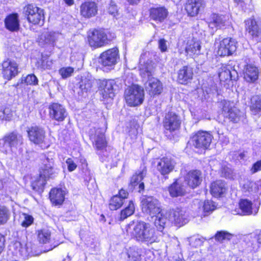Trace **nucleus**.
I'll return each instance as SVG.
<instances>
[{
  "mask_svg": "<svg viewBox=\"0 0 261 261\" xmlns=\"http://www.w3.org/2000/svg\"><path fill=\"white\" fill-rule=\"evenodd\" d=\"M88 42L91 47H101L108 44L112 38L102 30L94 29L89 31L88 36Z\"/></svg>",
  "mask_w": 261,
  "mask_h": 261,
  "instance_id": "nucleus-5",
  "label": "nucleus"
},
{
  "mask_svg": "<svg viewBox=\"0 0 261 261\" xmlns=\"http://www.w3.org/2000/svg\"><path fill=\"white\" fill-rule=\"evenodd\" d=\"M66 163L67 165V168L69 171H74L77 167L76 163L71 158H68L66 160Z\"/></svg>",
  "mask_w": 261,
  "mask_h": 261,
  "instance_id": "nucleus-57",
  "label": "nucleus"
},
{
  "mask_svg": "<svg viewBox=\"0 0 261 261\" xmlns=\"http://www.w3.org/2000/svg\"><path fill=\"white\" fill-rule=\"evenodd\" d=\"M129 261H140L141 259L140 250L135 247H131L127 252Z\"/></svg>",
  "mask_w": 261,
  "mask_h": 261,
  "instance_id": "nucleus-48",
  "label": "nucleus"
},
{
  "mask_svg": "<svg viewBox=\"0 0 261 261\" xmlns=\"http://www.w3.org/2000/svg\"><path fill=\"white\" fill-rule=\"evenodd\" d=\"M175 165V162L173 159L170 158L164 157L158 162L157 169L161 175L167 178V175L173 170Z\"/></svg>",
  "mask_w": 261,
  "mask_h": 261,
  "instance_id": "nucleus-19",
  "label": "nucleus"
},
{
  "mask_svg": "<svg viewBox=\"0 0 261 261\" xmlns=\"http://www.w3.org/2000/svg\"><path fill=\"white\" fill-rule=\"evenodd\" d=\"M119 59V51L117 48H112L103 51L100 56L99 62L103 67L112 68Z\"/></svg>",
  "mask_w": 261,
  "mask_h": 261,
  "instance_id": "nucleus-8",
  "label": "nucleus"
},
{
  "mask_svg": "<svg viewBox=\"0 0 261 261\" xmlns=\"http://www.w3.org/2000/svg\"><path fill=\"white\" fill-rule=\"evenodd\" d=\"M126 231L137 241L147 245L159 241L154 228L150 224L143 221L130 222Z\"/></svg>",
  "mask_w": 261,
  "mask_h": 261,
  "instance_id": "nucleus-1",
  "label": "nucleus"
},
{
  "mask_svg": "<svg viewBox=\"0 0 261 261\" xmlns=\"http://www.w3.org/2000/svg\"><path fill=\"white\" fill-rule=\"evenodd\" d=\"M4 115L6 120H9L12 116V112L9 108H3Z\"/></svg>",
  "mask_w": 261,
  "mask_h": 261,
  "instance_id": "nucleus-59",
  "label": "nucleus"
},
{
  "mask_svg": "<svg viewBox=\"0 0 261 261\" xmlns=\"http://www.w3.org/2000/svg\"><path fill=\"white\" fill-rule=\"evenodd\" d=\"M38 240L39 242L42 244L51 243V248L49 249L48 250H52L53 248L58 246L60 243L56 241L53 242L50 230L45 228L38 230Z\"/></svg>",
  "mask_w": 261,
  "mask_h": 261,
  "instance_id": "nucleus-26",
  "label": "nucleus"
},
{
  "mask_svg": "<svg viewBox=\"0 0 261 261\" xmlns=\"http://www.w3.org/2000/svg\"><path fill=\"white\" fill-rule=\"evenodd\" d=\"M135 211V207L132 201L129 202L127 206L122 211H121L120 215V220L122 221L128 217L133 214Z\"/></svg>",
  "mask_w": 261,
  "mask_h": 261,
  "instance_id": "nucleus-46",
  "label": "nucleus"
},
{
  "mask_svg": "<svg viewBox=\"0 0 261 261\" xmlns=\"http://www.w3.org/2000/svg\"><path fill=\"white\" fill-rule=\"evenodd\" d=\"M230 23L228 16L216 13L212 14L207 20L208 27L213 30L225 28Z\"/></svg>",
  "mask_w": 261,
  "mask_h": 261,
  "instance_id": "nucleus-11",
  "label": "nucleus"
},
{
  "mask_svg": "<svg viewBox=\"0 0 261 261\" xmlns=\"http://www.w3.org/2000/svg\"><path fill=\"white\" fill-rule=\"evenodd\" d=\"M215 202L211 200H206L203 204V210L205 212H212L216 208Z\"/></svg>",
  "mask_w": 261,
  "mask_h": 261,
  "instance_id": "nucleus-54",
  "label": "nucleus"
},
{
  "mask_svg": "<svg viewBox=\"0 0 261 261\" xmlns=\"http://www.w3.org/2000/svg\"><path fill=\"white\" fill-rule=\"evenodd\" d=\"M74 69L71 67L61 68L59 72L63 79H66L70 76L73 73Z\"/></svg>",
  "mask_w": 261,
  "mask_h": 261,
  "instance_id": "nucleus-53",
  "label": "nucleus"
},
{
  "mask_svg": "<svg viewBox=\"0 0 261 261\" xmlns=\"http://www.w3.org/2000/svg\"><path fill=\"white\" fill-rule=\"evenodd\" d=\"M170 221L175 225L182 226L188 222V214L185 208L176 207L170 210L169 219L167 222Z\"/></svg>",
  "mask_w": 261,
  "mask_h": 261,
  "instance_id": "nucleus-7",
  "label": "nucleus"
},
{
  "mask_svg": "<svg viewBox=\"0 0 261 261\" xmlns=\"http://www.w3.org/2000/svg\"><path fill=\"white\" fill-rule=\"evenodd\" d=\"M259 74V69L253 64L246 65L244 72L245 80L249 83H253L256 81Z\"/></svg>",
  "mask_w": 261,
  "mask_h": 261,
  "instance_id": "nucleus-31",
  "label": "nucleus"
},
{
  "mask_svg": "<svg viewBox=\"0 0 261 261\" xmlns=\"http://www.w3.org/2000/svg\"><path fill=\"white\" fill-rule=\"evenodd\" d=\"M38 82V79L34 74H29L22 79V83L28 85H36Z\"/></svg>",
  "mask_w": 261,
  "mask_h": 261,
  "instance_id": "nucleus-51",
  "label": "nucleus"
},
{
  "mask_svg": "<svg viewBox=\"0 0 261 261\" xmlns=\"http://www.w3.org/2000/svg\"><path fill=\"white\" fill-rule=\"evenodd\" d=\"M259 170H261V160L254 163L251 169L252 173H254Z\"/></svg>",
  "mask_w": 261,
  "mask_h": 261,
  "instance_id": "nucleus-61",
  "label": "nucleus"
},
{
  "mask_svg": "<svg viewBox=\"0 0 261 261\" xmlns=\"http://www.w3.org/2000/svg\"><path fill=\"white\" fill-rule=\"evenodd\" d=\"M95 133V135H93L90 133V138L93 142L94 146L97 149H103L106 146L104 133L100 128L97 129Z\"/></svg>",
  "mask_w": 261,
  "mask_h": 261,
  "instance_id": "nucleus-30",
  "label": "nucleus"
},
{
  "mask_svg": "<svg viewBox=\"0 0 261 261\" xmlns=\"http://www.w3.org/2000/svg\"><path fill=\"white\" fill-rule=\"evenodd\" d=\"M99 90L104 99H112L115 96L116 83L114 80L99 81Z\"/></svg>",
  "mask_w": 261,
  "mask_h": 261,
  "instance_id": "nucleus-13",
  "label": "nucleus"
},
{
  "mask_svg": "<svg viewBox=\"0 0 261 261\" xmlns=\"http://www.w3.org/2000/svg\"><path fill=\"white\" fill-rule=\"evenodd\" d=\"M42 9L36 7L33 4H29L24 7L23 11L25 15L27 16V18L32 16L38 11H40Z\"/></svg>",
  "mask_w": 261,
  "mask_h": 261,
  "instance_id": "nucleus-50",
  "label": "nucleus"
},
{
  "mask_svg": "<svg viewBox=\"0 0 261 261\" xmlns=\"http://www.w3.org/2000/svg\"><path fill=\"white\" fill-rule=\"evenodd\" d=\"M147 170L143 168L141 171H138L134 174L130 179V184L134 187L138 186V191L141 192L144 189V182L142 181L143 178L146 176Z\"/></svg>",
  "mask_w": 261,
  "mask_h": 261,
  "instance_id": "nucleus-29",
  "label": "nucleus"
},
{
  "mask_svg": "<svg viewBox=\"0 0 261 261\" xmlns=\"http://www.w3.org/2000/svg\"><path fill=\"white\" fill-rule=\"evenodd\" d=\"M2 67L4 77L8 80L14 77L18 73L17 64L9 60L3 63Z\"/></svg>",
  "mask_w": 261,
  "mask_h": 261,
  "instance_id": "nucleus-23",
  "label": "nucleus"
},
{
  "mask_svg": "<svg viewBox=\"0 0 261 261\" xmlns=\"http://www.w3.org/2000/svg\"><path fill=\"white\" fill-rule=\"evenodd\" d=\"M21 218V225L23 227H28L34 222V218L30 215L22 213Z\"/></svg>",
  "mask_w": 261,
  "mask_h": 261,
  "instance_id": "nucleus-49",
  "label": "nucleus"
},
{
  "mask_svg": "<svg viewBox=\"0 0 261 261\" xmlns=\"http://www.w3.org/2000/svg\"><path fill=\"white\" fill-rule=\"evenodd\" d=\"M27 133L29 140L37 145L42 144L44 143L45 139V132L41 127L37 125L32 126L27 129Z\"/></svg>",
  "mask_w": 261,
  "mask_h": 261,
  "instance_id": "nucleus-12",
  "label": "nucleus"
},
{
  "mask_svg": "<svg viewBox=\"0 0 261 261\" xmlns=\"http://www.w3.org/2000/svg\"><path fill=\"white\" fill-rule=\"evenodd\" d=\"M98 11V6L94 2H85L80 6V13L85 18H90L95 16Z\"/></svg>",
  "mask_w": 261,
  "mask_h": 261,
  "instance_id": "nucleus-20",
  "label": "nucleus"
},
{
  "mask_svg": "<svg viewBox=\"0 0 261 261\" xmlns=\"http://www.w3.org/2000/svg\"><path fill=\"white\" fill-rule=\"evenodd\" d=\"M11 216L10 210L5 206L0 205V225L6 224Z\"/></svg>",
  "mask_w": 261,
  "mask_h": 261,
  "instance_id": "nucleus-47",
  "label": "nucleus"
},
{
  "mask_svg": "<svg viewBox=\"0 0 261 261\" xmlns=\"http://www.w3.org/2000/svg\"><path fill=\"white\" fill-rule=\"evenodd\" d=\"M50 118L58 121H63L67 116L65 107L58 103H53L49 106Z\"/></svg>",
  "mask_w": 261,
  "mask_h": 261,
  "instance_id": "nucleus-16",
  "label": "nucleus"
},
{
  "mask_svg": "<svg viewBox=\"0 0 261 261\" xmlns=\"http://www.w3.org/2000/svg\"><path fill=\"white\" fill-rule=\"evenodd\" d=\"M6 28L10 31L14 32L18 30L19 22L18 15L17 13L8 15L5 20Z\"/></svg>",
  "mask_w": 261,
  "mask_h": 261,
  "instance_id": "nucleus-37",
  "label": "nucleus"
},
{
  "mask_svg": "<svg viewBox=\"0 0 261 261\" xmlns=\"http://www.w3.org/2000/svg\"><path fill=\"white\" fill-rule=\"evenodd\" d=\"M93 82L94 80L91 77L88 76L87 77H82L80 82V89L83 93H86L91 90Z\"/></svg>",
  "mask_w": 261,
  "mask_h": 261,
  "instance_id": "nucleus-42",
  "label": "nucleus"
},
{
  "mask_svg": "<svg viewBox=\"0 0 261 261\" xmlns=\"http://www.w3.org/2000/svg\"><path fill=\"white\" fill-rule=\"evenodd\" d=\"M167 15V10L164 7L153 8L150 10V17L155 21H163Z\"/></svg>",
  "mask_w": 261,
  "mask_h": 261,
  "instance_id": "nucleus-38",
  "label": "nucleus"
},
{
  "mask_svg": "<svg viewBox=\"0 0 261 261\" xmlns=\"http://www.w3.org/2000/svg\"><path fill=\"white\" fill-rule=\"evenodd\" d=\"M5 242V237L0 233V253L4 249Z\"/></svg>",
  "mask_w": 261,
  "mask_h": 261,
  "instance_id": "nucleus-62",
  "label": "nucleus"
},
{
  "mask_svg": "<svg viewBox=\"0 0 261 261\" xmlns=\"http://www.w3.org/2000/svg\"><path fill=\"white\" fill-rule=\"evenodd\" d=\"M202 181L201 172L195 170L189 171L185 177V184L195 188L199 186Z\"/></svg>",
  "mask_w": 261,
  "mask_h": 261,
  "instance_id": "nucleus-24",
  "label": "nucleus"
},
{
  "mask_svg": "<svg viewBox=\"0 0 261 261\" xmlns=\"http://www.w3.org/2000/svg\"><path fill=\"white\" fill-rule=\"evenodd\" d=\"M53 62L49 58H45L42 60L41 67L43 69H50L53 66Z\"/></svg>",
  "mask_w": 261,
  "mask_h": 261,
  "instance_id": "nucleus-58",
  "label": "nucleus"
},
{
  "mask_svg": "<svg viewBox=\"0 0 261 261\" xmlns=\"http://www.w3.org/2000/svg\"><path fill=\"white\" fill-rule=\"evenodd\" d=\"M126 102L130 106H137L141 104L144 100V90L137 85H133L125 91Z\"/></svg>",
  "mask_w": 261,
  "mask_h": 261,
  "instance_id": "nucleus-4",
  "label": "nucleus"
},
{
  "mask_svg": "<svg viewBox=\"0 0 261 261\" xmlns=\"http://www.w3.org/2000/svg\"><path fill=\"white\" fill-rule=\"evenodd\" d=\"M232 235L227 231H220L217 232L215 235V239L217 241L222 242L223 240H229Z\"/></svg>",
  "mask_w": 261,
  "mask_h": 261,
  "instance_id": "nucleus-52",
  "label": "nucleus"
},
{
  "mask_svg": "<svg viewBox=\"0 0 261 261\" xmlns=\"http://www.w3.org/2000/svg\"><path fill=\"white\" fill-rule=\"evenodd\" d=\"M236 44L237 42L234 39L231 38L224 39L220 42L218 54L220 56L231 55L236 50Z\"/></svg>",
  "mask_w": 261,
  "mask_h": 261,
  "instance_id": "nucleus-14",
  "label": "nucleus"
},
{
  "mask_svg": "<svg viewBox=\"0 0 261 261\" xmlns=\"http://www.w3.org/2000/svg\"><path fill=\"white\" fill-rule=\"evenodd\" d=\"M59 169L56 167L54 160L48 157L43 161L42 165L40 169L41 176L46 179L52 178L57 176L59 172Z\"/></svg>",
  "mask_w": 261,
  "mask_h": 261,
  "instance_id": "nucleus-10",
  "label": "nucleus"
},
{
  "mask_svg": "<svg viewBox=\"0 0 261 261\" xmlns=\"http://www.w3.org/2000/svg\"><path fill=\"white\" fill-rule=\"evenodd\" d=\"M222 105L224 116L234 123L239 122L241 114L240 110L235 106L236 103L233 101L224 100L222 102Z\"/></svg>",
  "mask_w": 261,
  "mask_h": 261,
  "instance_id": "nucleus-9",
  "label": "nucleus"
},
{
  "mask_svg": "<svg viewBox=\"0 0 261 261\" xmlns=\"http://www.w3.org/2000/svg\"><path fill=\"white\" fill-rule=\"evenodd\" d=\"M180 123L179 117L174 113L169 112L165 117L163 126L166 130L172 132L179 128Z\"/></svg>",
  "mask_w": 261,
  "mask_h": 261,
  "instance_id": "nucleus-18",
  "label": "nucleus"
},
{
  "mask_svg": "<svg viewBox=\"0 0 261 261\" xmlns=\"http://www.w3.org/2000/svg\"><path fill=\"white\" fill-rule=\"evenodd\" d=\"M159 47L162 52L166 51L167 49L166 41L164 39H161L159 41Z\"/></svg>",
  "mask_w": 261,
  "mask_h": 261,
  "instance_id": "nucleus-60",
  "label": "nucleus"
},
{
  "mask_svg": "<svg viewBox=\"0 0 261 261\" xmlns=\"http://www.w3.org/2000/svg\"><path fill=\"white\" fill-rule=\"evenodd\" d=\"M246 30L253 39L258 41L261 38V23L254 19L245 21Z\"/></svg>",
  "mask_w": 261,
  "mask_h": 261,
  "instance_id": "nucleus-17",
  "label": "nucleus"
},
{
  "mask_svg": "<svg viewBox=\"0 0 261 261\" xmlns=\"http://www.w3.org/2000/svg\"><path fill=\"white\" fill-rule=\"evenodd\" d=\"M28 21L34 24H40L42 25L44 22V15L43 9L38 11L32 16L28 18Z\"/></svg>",
  "mask_w": 261,
  "mask_h": 261,
  "instance_id": "nucleus-44",
  "label": "nucleus"
},
{
  "mask_svg": "<svg viewBox=\"0 0 261 261\" xmlns=\"http://www.w3.org/2000/svg\"><path fill=\"white\" fill-rule=\"evenodd\" d=\"M239 207L241 211V215H249L252 214V203L250 200L241 199L239 202Z\"/></svg>",
  "mask_w": 261,
  "mask_h": 261,
  "instance_id": "nucleus-41",
  "label": "nucleus"
},
{
  "mask_svg": "<svg viewBox=\"0 0 261 261\" xmlns=\"http://www.w3.org/2000/svg\"><path fill=\"white\" fill-rule=\"evenodd\" d=\"M146 53L141 55L140 59L139 71L140 74L144 80H148L153 78L152 75L154 73V68L151 62L147 61L145 63L144 57Z\"/></svg>",
  "mask_w": 261,
  "mask_h": 261,
  "instance_id": "nucleus-15",
  "label": "nucleus"
},
{
  "mask_svg": "<svg viewBox=\"0 0 261 261\" xmlns=\"http://www.w3.org/2000/svg\"><path fill=\"white\" fill-rule=\"evenodd\" d=\"M250 109L251 113L256 115L261 112V96L254 95L250 99Z\"/></svg>",
  "mask_w": 261,
  "mask_h": 261,
  "instance_id": "nucleus-40",
  "label": "nucleus"
},
{
  "mask_svg": "<svg viewBox=\"0 0 261 261\" xmlns=\"http://www.w3.org/2000/svg\"><path fill=\"white\" fill-rule=\"evenodd\" d=\"M230 66H222L219 70V77L220 81L225 82L231 79Z\"/></svg>",
  "mask_w": 261,
  "mask_h": 261,
  "instance_id": "nucleus-45",
  "label": "nucleus"
},
{
  "mask_svg": "<svg viewBox=\"0 0 261 261\" xmlns=\"http://www.w3.org/2000/svg\"><path fill=\"white\" fill-rule=\"evenodd\" d=\"M128 195V193L125 190L121 189L118 195L113 196L110 200L109 208L112 211H115L121 207Z\"/></svg>",
  "mask_w": 261,
  "mask_h": 261,
  "instance_id": "nucleus-22",
  "label": "nucleus"
},
{
  "mask_svg": "<svg viewBox=\"0 0 261 261\" xmlns=\"http://www.w3.org/2000/svg\"><path fill=\"white\" fill-rule=\"evenodd\" d=\"M186 184L180 180L174 182L169 188L170 194L172 197H177L184 195L186 192Z\"/></svg>",
  "mask_w": 261,
  "mask_h": 261,
  "instance_id": "nucleus-35",
  "label": "nucleus"
},
{
  "mask_svg": "<svg viewBox=\"0 0 261 261\" xmlns=\"http://www.w3.org/2000/svg\"><path fill=\"white\" fill-rule=\"evenodd\" d=\"M255 238L257 243L259 244H261V230L256 233Z\"/></svg>",
  "mask_w": 261,
  "mask_h": 261,
  "instance_id": "nucleus-64",
  "label": "nucleus"
},
{
  "mask_svg": "<svg viewBox=\"0 0 261 261\" xmlns=\"http://www.w3.org/2000/svg\"><path fill=\"white\" fill-rule=\"evenodd\" d=\"M201 46L199 42L193 38H189L187 41L185 47L186 53L190 57L198 55L200 53Z\"/></svg>",
  "mask_w": 261,
  "mask_h": 261,
  "instance_id": "nucleus-32",
  "label": "nucleus"
},
{
  "mask_svg": "<svg viewBox=\"0 0 261 261\" xmlns=\"http://www.w3.org/2000/svg\"><path fill=\"white\" fill-rule=\"evenodd\" d=\"M213 136L208 132L199 130L191 138L192 145L197 148L207 149L212 142Z\"/></svg>",
  "mask_w": 261,
  "mask_h": 261,
  "instance_id": "nucleus-6",
  "label": "nucleus"
},
{
  "mask_svg": "<svg viewBox=\"0 0 261 261\" xmlns=\"http://www.w3.org/2000/svg\"><path fill=\"white\" fill-rule=\"evenodd\" d=\"M226 191V184L222 180H219L212 183L211 193L213 196L218 197L221 196Z\"/></svg>",
  "mask_w": 261,
  "mask_h": 261,
  "instance_id": "nucleus-36",
  "label": "nucleus"
},
{
  "mask_svg": "<svg viewBox=\"0 0 261 261\" xmlns=\"http://www.w3.org/2000/svg\"><path fill=\"white\" fill-rule=\"evenodd\" d=\"M242 191L246 195L248 194H260L261 187L259 186L248 179H244L240 182Z\"/></svg>",
  "mask_w": 261,
  "mask_h": 261,
  "instance_id": "nucleus-25",
  "label": "nucleus"
},
{
  "mask_svg": "<svg viewBox=\"0 0 261 261\" xmlns=\"http://www.w3.org/2000/svg\"><path fill=\"white\" fill-rule=\"evenodd\" d=\"M222 173L226 178H229L230 177V170L228 168H224L222 170Z\"/></svg>",
  "mask_w": 261,
  "mask_h": 261,
  "instance_id": "nucleus-63",
  "label": "nucleus"
},
{
  "mask_svg": "<svg viewBox=\"0 0 261 261\" xmlns=\"http://www.w3.org/2000/svg\"><path fill=\"white\" fill-rule=\"evenodd\" d=\"M108 12L113 16H116L118 14V8L115 3L111 1L108 7Z\"/></svg>",
  "mask_w": 261,
  "mask_h": 261,
  "instance_id": "nucleus-56",
  "label": "nucleus"
},
{
  "mask_svg": "<svg viewBox=\"0 0 261 261\" xmlns=\"http://www.w3.org/2000/svg\"><path fill=\"white\" fill-rule=\"evenodd\" d=\"M23 143L22 136L12 132L7 134L0 142V150L5 154L15 153Z\"/></svg>",
  "mask_w": 261,
  "mask_h": 261,
  "instance_id": "nucleus-3",
  "label": "nucleus"
},
{
  "mask_svg": "<svg viewBox=\"0 0 261 261\" xmlns=\"http://www.w3.org/2000/svg\"><path fill=\"white\" fill-rule=\"evenodd\" d=\"M190 245L193 247H197L202 244V240L197 236H193L189 238Z\"/></svg>",
  "mask_w": 261,
  "mask_h": 261,
  "instance_id": "nucleus-55",
  "label": "nucleus"
},
{
  "mask_svg": "<svg viewBox=\"0 0 261 261\" xmlns=\"http://www.w3.org/2000/svg\"><path fill=\"white\" fill-rule=\"evenodd\" d=\"M145 86L146 91L151 96L160 94L163 90L162 83L155 77L147 80Z\"/></svg>",
  "mask_w": 261,
  "mask_h": 261,
  "instance_id": "nucleus-21",
  "label": "nucleus"
},
{
  "mask_svg": "<svg viewBox=\"0 0 261 261\" xmlns=\"http://www.w3.org/2000/svg\"><path fill=\"white\" fill-rule=\"evenodd\" d=\"M66 191L61 188H54L49 192V198L55 205H61L64 201Z\"/></svg>",
  "mask_w": 261,
  "mask_h": 261,
  "instance_id": "nucleus-28",
  "label": "nucleus"
},
{
  "mask_svg": "<svg viewBox=\"0 0 261 261\" xmlns=\"http://www.w3.org/2000/svg\"><path fill=\"white\" fill-rule=\"evenodd\" d=\"M59 35V33L56 32H44L40 36L39 43L53 45Z\"/></svg>",
  "mask_w": 261,
  "mask_h": 261,
  "instance_id": "nucleus-39",
  "label": "nucleus"
},
{
  "mask_svg": "<svg viewBox=\"0 0 261 261\" xmlns=\"http://www.w3.org/2000/svg\"><path fill=\"white\" fill-rule=\"evenodd\" d=\"M10 250H13L15 256L23 258L27 257L29 255V248L27 244L24 243L16 241L10 246Z\"/></svg>",
  "mask_w": 261,
  "mask_h": 261,
  "instance_id": "nucleus-27",
  "label": "nucleus"
},
{
  "mask_svg": "<svg viewBox=\"0 0 261 261\" xmlns=\"http://www.w3.org/2000/svg\"><path fill=\"white\" fill-rule=\"evenodd\" d=\"M202 6V0H188L185 5V10L189 15L195 16L198 14Z\"/></svg>",
  "mask_w": 261,
  "mask_h": 261,
  "instance_id": "nucleus-34",
  "label": "nucleus"
},
{
  "mask_svg": "<svg viewBox=\"0 0 261 261\" xmlns=\"http://www.w3.org/2000/svg\"><path fill=\"white\" fill-rule=\"evenodd\" d=\"M141 205L143 213L155 217L154 225L159 231H163L167 223V217L162 211L159 201L152 196L145 197L142 199Z\"/></svg>",
  "mask_w": 261,
  "mask_h": 261,
  "instance_id": "nucleus-2",
  "label": "nucleus"
},
{
  "mask_svg": "<svg viewBox=\"0 0 261 261\" xmlns=\"http://www.w3.org/2000/svg\"><path fill=\"white\" fill-rule=\"evenodd\" d=\"M193 75L192 68L189 66L182 67L178 71L177 81L181 84H187L192 79Z\"/></svg>",
  "mask_w": 261,
  "mask_h": 261,
  "instance_id": "nucleus-33",
  "label": "nucleus"
},
{
  "mask_svg": "<svg viewBox=\"0 0 261 261\" xmlns=\"http://www.w3.org/2000/svg\"><path fill=\"white\" fill-rule=\"evenodd\" d=\"M47 180V179L44 178L39 174V176L32 182L33 189L38 192L43 191Z\"/></svg>",
  "mask_w": 261,
  "mask_h": 261,
  "instance_id": "nucleus-43",
  "label": "nucleus"
}]
</instances>
